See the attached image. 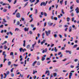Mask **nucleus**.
Segmentation results:
<instances>
[{
	"label": "nucleus",
	"mask_w": 79,
	"mask_h": 79,
	"mask_svg": "<svg viewBox=\"0 0 79 79\" xmlns=\"http://www.w3.org/2000/svg\"><path fill=\"white\" fill-rule=\"evenodd\" d=\"M45 34H46L47 36H48L49 34H50L51 32V31L50 30H49L48 31H45Z\"/></svg>",
	"instance_id": "nucleus-3"
},
{
	"label": "nucleus",
	"mask_w": 79,
	"mask_h": 79,
	"mask_svg": "<svg viewBox=\"0 0 79 79\" xmlns=\"http://www.w3.org/2000/svg\"><path fill=\"white\" fill-rule=\"evenodd\" d=\"M8 5V4H6V3H3L2 5H3V6H4V5Z\"/></svg>",
	"instance_id": "nucleus-55"
},
{
	"label": "nucleus",
	"mask_w": 79,
	"mask_h": 79,
	"mask_svg": "<svg viewBox=\"0 0 79 79\" xmlns=\"http://www.w3.org/2000/svg\"><path fill=\"white\" fill-rule=\"evenodd\" d=\"M72 75H73V73H70V75H69V76H72Z\"/></svg>",
	"instance_id": "nucleus-63"
},
{
	"label": "nucleus",
	"mask_w": 79,
	"mask_h": 79,
	"mask_svg": "<svg viewBox=\"0 0 79 79\" xmlns=\"http://www.w3.org/2000/svg\"><path fill=\"white\" fill-rule=\"evenodd\" d=\"M4 75L5 76L4 77V78H6V76H7V74H6V73H4Z\"/></svg>",
	"instance_id": "nucleus-23"
},
{
	"label": "nucleus",
	"mask_w": 79,
	"mask_h": 79,
	"mask_svg": "<svg viewBox=\"0 0 79 79\" xmlns=\"http://www.w3.org/2000/svg\"><path fill=\"white\" fill-rule=\"evenodd\" d=\"M54 37H55L56 38V37H57V35H56V34H55L54 35Z\"/></svg>",
	"instance_id": "nucleus-64"
},
{
	"label": "nucleus",
	"mask_w": 79,
	"mask_h": 79,
	"mask_svg": "<svg viewBox=\"0 0 79 79\" xmlns=\"http://www.w3.org/2000/svg\"><path fill=\"white\" fill-rule=\"evenodd\" d=\"M36 44V43H35L34 44H32V47L33 48H34V47L35 45Z\"/></svg>",
	"instance_id": "nucleus-29"
},
{
	"label": "nucleus",
	"mask_w": 79,
	"mask_h": 79,
	"mask_svg": "<svg viewBox=\"0 0 79 79\" xmlns=\"http://www.w3.org/2000/svg\"><path fill=\"white\" fill-rule=\"evenodd\" d=\"M49 73V71L46 70V72L45 73V74H47V73Z\"/></svg>",
	"instance_id": "nucleus-22"
},
{
	"label": "nucleus",
	"mask_w": 79,
	"mask_h": 79,
	"mask_svg": "<svg viewBox=\"0 0 79 79\" xmlns=\"http://www.w3.org/2000/svg\"><path fill=\"white\" fill-rule=\"evenodd\" d=\"M52 0H50V1H49L48 2V4H50V3H52Z\"/></svg>",
	"instance_id": "nucleus-46"
},
{
	"label": "nucleus",
	"mask_w": 79,
	"mask_h": 79,
	"mask_svg": "<svg viewBox=\"0 0 79 79\" xmlns=\"http://www.w3.org/2000/svg\"><path fill=\"white\" fill-rule=\"evenodd\" d=\"M3 22H4V23H6V21L5 20V19H3Z\"/></svg>",
	"instance_id": "nucleus-44"
},
{
	"label": "nucleus",
	"mask_w": 79,
	"mask_h": 79,
	"mask_svg": "<svg viewBox=\"0 0 79 79\" xmlns=\"http://www.w3.org/2000/svg\"><path fill=\"white\" fill-rule=\"evenodd\" d=\"M63 0H62V1H60V4H61V5H62V3H63Z\"/></svg>",
	"instance_id": "nucleus-37"
},
{
	"label": "nucleus",
	"mask_w": 79,
	"mask_h": 79,
	"mask_svg": "<svg viewBox=\"0 0 79 79\" xmlns=\"http://www.w3.org/2000/svg\"><path fill=\"white\" fill-rule=\"evenodd\" d=\"M37 13H38V10H37V9H35V14L37 15Z\"/></svg>",
	"instance_id": "nucleus-10"
},
{
	"label": "nucleus",
	"mask_w": 79,
	"mask_h": 79,
	"mask_svg": "<svg viewBox=\"0 0 79 79\" xmlns=\"http://www.w3.org/2000/svg\"><path fill=\"white\" fill-rule=\"evenodd\" d=\"M16 2H17V0H15L13 3V4L15 5V4H16Z\"/></svg>",
	"instance_id": "nucleus-24"
},
{
	"label": "nucleus",
	"mask_w": 79,
	"mask_h": 79,
	"mask_svg": "<svg viewBox=\"0 0 79 79\" xmlns=\"http://www.w3.org/2000/svg\"><path fill=\"white\" fill-rule=\"evenodd\" d=\"M7 1L9 2V3H11V1H12V0H7Z\"/></svg>",
	"instance_id": "nucleus-49"
},
{
	"label": "nucleus",
	"mask_w": 79,
	"mask_h": 79,
	"mask_svg": "<svg viewBox=\"0 0 79 79\" xmlns=\"http://www.w3.org/2000/svg\"><path fill=\"white\" fill-rule=\"evenodd\" d=\"M16 16L17 18H20L21 17V15L19 13H18L16 14Z\"/></svg>",
	"instance_id": "nucleus-5"
},
{
	"label": "nucleus",
	"mask_w": 79,
	"mask_h": 79,
	"mask_svg": "<svg viewBox=\"0 0 79 79\" xmlns=\"http://www.w3.org/2000/svg\"><path fill=\"white\" fill-rule=\"evenodd\" d=\"M65 49V48L64 47H62L61 48V50H64Z\"/></svg>",
	"instance_id": "nucleus-42"
},
{
	"label": "nucleus",
	"mask_w": 79,
	"mask_h": 79,
	"mask_svg": "<svg viewBox=\"0 0 79 79\" xmlns=\"http://www.w3.org/2000/svg\"><path fill=\"white\" fill-rule=\"evenodd\" d=\"M14 55L13 52H10V55L11 56L12 55V56H14V55Z\"/></svg>",
	"instance_id": "nucleus-18"
},
{
	"label": "nucleus",
	"mask_w": 79,
	"mask_h": 79,
	"mask_svg": "<svg viewBox=\"0 0 79 79\" xmlns=\"http://www.w3.org/2000/svg\"><path fill=\"white\" fill-rule=\"evenodd\" d=\"M61 12L63 14H64V12L63 11V9H62L61 10Z\"/></svg>",
	"instance_id": "nucleus-43"
},
{
	"label": "nucleus",
	"mask_w": 79,
	"mask_h": 79,
	"mask_svg": "<svg viewBox=\"0 0 79 79\" xmlns=\"http://www.w3.org/2000/svg\"><path fill=\"white\" fill-rule=\"evenodd\" d=\"M14 66H15V67H16L18 66V64H14Z\"/></svg>",
	"instance_id": "nucleus-51"
},
{
	"label": "nucleus",
	"mask_w": 79,
	"mask_h": 79,
	"mask_svg": "<svg viewBox=\"0 0 79 79\" xmlns=\"http://www.w3.org/2000/svg\"><path fill=\"white\" fill-rule=\"evenodd\" d=\"M39 0H36V2L35 3V5L37 3H39Z\"/></svg>",
	"instance_id": "nucleus-19"
},
{
	"label": "nucleus",
	"mask_w": 79,
	"mask_h": 79,
	"mask_svg": "<svg viewBox=\"0 0 79 79\" xmlns=\"http://www.w3.org/2000/svg\"><path fill=\"white\" fill-rule=\"evenodd\" d=\"M44 15L45 16H47V14L46 13L44 12Z\"/></svg>",
	"instance_id": "nucleus-33"
},
{
	"label": "nucleus",
	"mask_w": 79,
	"mask_h": 79,
	"mask_svg": "<svg viewBox=\"0 0 79 79\" xmlns=\"http://www.w3.org/2000/svg\"><path fill=\"white\" fill-rule=\"evenodd\" d=\"M71 16H72V17H73L74 16V13L73 12L71 13Z\"/></svg>",
	"instance_id": "nucleus-38"
},
{
	"label": "nucleus",
	"mask_w": 79,
	"mask_h": 79,
	"mask_svg": "<svg viewBox=\"0 0 79 79\" xmlns=\"http://www.w3.org/2000/svg\"><path fill=\"white\" fill-rule=\"evenodd\" d=\"M29 33L30 34H32V31H30Z\"/></svg>",
	"instance_id": "nucleus-60"
},
{
	"label": "nucleus",
	"mask_w": 79,
	"mask_h": 79,
	"mask_svg": "<svg viewBox=\"0 0 79 79\" xmlns=\"http://www.w3.org/2000/svg\"><path fill=\"white\" fill-rule=\"evenodd\" d=\"M56 76H57V73H54V77H56Z\"/></svg>",
	"instance_id": "nucleus-20"
},
{
	"label": "nucleus",
	"mask_w": 79,
	"mask_h": 79,
	"mask_svg": "<svg viewBox=\"0 0 79 79\" xmlns=\"http://www.w3.org/2000/svg\"><path fill=\"white\" fill-rule=\"evenodd\" d=\"M65 5H67V1H65Z\"/></svg>",
	"instance_id": "nucleus-58"
},
{
	"label": "nucleus",
	"mask_w": 79,
	"mask_h": 79,
	"mask_svg": "<svg viewBox=\"0 0 79 79\" xmlns=\"http://www.w3.org/2000/svg\"><path fill=\"white\" fill-rule=\"evenodd\" d=\"M22 57H23V56H22V55H20V58H21L20 60V61H22V60H23V58H22Z\"/></svg>",
	"instance_id": "nucleus-9"
},
{
	"label": "nucleus",
	"mask_w": 79,
	"mask_h": 79,
	"mask_svg": "<svg viewBox=\"0 0 79 79\" xmlns=\"http://www.w3.org/2000/svg\"><path fill=\"white\" fill-rule=\"evenodd\" d=\"M32 14H31V15H30L29 16V17L30 18H31V19H32Z\"/></svg>",
	"instance_id": "nucleus-32"
},
{
	"label": "nucleus",
	"mask_w": 79,
	"mask_h": 79,
	"mask_svg": "<svg viewBox=\"0 0 79 79\" xmlns=\"http://www.w3.org/2000/svg\"><path fill=\"white\" fill-rule=\"evenodd\" d=\"M28 2H27L24 5V7H25V6H26L27 5V4H28Z\"/></svg>",
	"instance_id": "nucleus-25"
},
{
	"label": "nucleus",
	"mask_w": 79,
	"mask_h": 79,
	"mask_svg": "<svg viewBox=\"0 0 79 79\" xmlns=\"http://www.w3.org/2000/svg\"><path fill=\"white\" fill-rule=\"evenodd\" d=\"M9 34H10L11 35H13V33H12V32H11L10 31L9 32Z\"/></svg>",
	"instance_id": "nucleus-52"
},
{
	"label": "nucleus",
	"mask_w": 79,
	"mask_h": 79,
	"mask_svg": "<svg viewBox=\"0 0 79 79\" xmlns=\"http://www.w3.org/2000/svg\"><path fill=\"white\" fill-rule=\"evenodd\" d=\"M17 25H19L20 24V22L19 21H17Z\"/></svg>",
	"instance_id": "nucleus-30"
},
{
	"label": "nucleus",
	"mask_w": 79,
	"mask_h": 79,
	"mask_svg": "<svg viewBox=\"0 0 79 79\" xmlns=\"http://www.w3.org/2000/svg\"><path fill=\"white\" fill-rule=\"evenodd\" d=\"M67 22H69V20H71V19H70L69 18V17H67Z\"/></svg>",
	"instance_id": "nucleus-12"
},
{
	"label": "nucleus",
	"mask_w": 79,
	"mask_h": 79,
	"mask_svg": "<svg viewBox=\"0 0 79 79\" xmlns=\"http://www.w3.org/2000/svg\"><path fill=\"white\" fill-rule=\"evenodd\" d=\"M54 50H55V52H57V51H58V50H57V49L56 48V47H55L54 48Z\"/></svg>",
	"instance_id": "nucleus-27"
},
{
	"label": "nucleus",
	"mask_w": 79,
	"mask_h": 79,
	"mask_svg": "<svg viewBox=\"0 0 79 79\" xmlns=\"http://www.w3.org/2000/svg\"><path fill=\"white\" fill-rule=\"evenodd\" d=\"M6 11H7V10H6V9H4L3 10V11H4V12H6Z\"/></svg>",
	"instance_id": "nucleus-41"
},
{
	"label": "nucleus",
	"mask_w": 79,
	"mask_h": 79,
	"mask_svg": "<svg viewBox=\"0 0 79 79\" xmlns=\"http://www.w3.org/2000/svg\"><path fill=\"white\" fill-rule=\"evenodd\" d=\"M30 48V45H28L27 47V48Z\"/></svg>",
	"instance_id": "nucleus-36"
},
{
	"label": "nucleus",
	"mask_w": 79,
	"mask_h": 79,
	"mask_svg": "<svg viewBox=\"0 0 79 79\" xmlns=\"http://www.w3.org/2000/svg\"><path fill=\"white\" fill-rule=\"evenodd\" d=\"M36 63H37V61H35L32 64V66H35V64H36Z\"/></svg>",
	"instance_id": "nucleus-11"
},
{
	"label": "nucleus",
	"mask_w": 79,
	"mask_h": 79,
	"mask_svg": "<svg viewBox=\"0 0 79 79\" xmlns=\"http://www.w3.org/2000/svg\"><path fill=\"white\" fill-rule=\"evenodd\" d=\"M6 18L7 19H10V17H8V16H7L6 17Z\"/></svg>",
	"instance_id": "nucleus-54"
},
{
	"label": "nucleus",
	"mask_w": 79,
	"mask_h": 79,
	"mask_svg": "<svg viewBox=\"0 0 79 79\" xmlns=\"http://www.w3.org/2000/svg\"><path fill=\"white\" fill-rule=\"evenodd\" d=\"M14 69V68H12L11 70V73H13V69Z\"/></svg>",
	"instance_id": "nucleus-39"
},
{
	"label": "nucleus",
	"mask_w": 79,
	"mask_h": 79,
	"mask_svg": "<svg viewBox=\"0 0 79 79\" xmlns=\"http://www.w3.org/2000/svg\"><path fill=\"white\" fill-rule=\"evenodd\" d=\"M14 76H15V74H14L13 73H11V77H14Z\"/></svg>",
	"instance_id": "nucleus-35"
},
{
	"label": "nucleus",
	"mask_w": 79,
	"mask_h": 79,
	"mask_svg": "<svg viewBox=\"0 0 79 79\" xmlns=\"http://www.w3.org/2000/svg\"><path fill=\"white\" fill-rule=\"evenodd\" d=\"M52 77H53V75L52 74L51 75V77H50V79H51Z\"/></svg>",
	"instance_id": "nucleus-61"
},
{
	"label": "nucleus",
	"mask_w": 79,
	"mask_h": 79,
	"mask_svg": "<svg viewBox=\"0 0 79 79\" xmlns=\"http://www.w3.org/2000/svg\"><path fill=\"white\" fill-rule=\"evenodd\" d=\"M40 65V61H38L37 62V65H38V66H39V65Z\"/></svg>",
	"instance_id": "nucleus-14"
},
{
	"label": "nucleus",
	"mask_w": 79,
	"mask_h": 79,
	"mask_svg": "<svg viewBox=\"0 0 79 79\" xmlns=\"http://www.w3.org/2000/svg\"><path fill=\"white\" fill-rule=\"evenodd\" d=\"M53 23H50V22H49L48 23V24L49 26H52L53 25Z\"/></svg>",
	"instance_id": "nucleus-7"
},
{
	"label": "nucleus",
	"mask_w": 79,
	"mask_h": 79,
	"mask_svg": "<svg viewBox=\"0 0 79 79\" xmlns=\"http://www.w3.org/2000/svg\"><path fill=\"white\" fill-rule=\"evenodd\" d=\"M74 6V4H73L72 6H70V9L72 10L73 8V7Z\"/></svg>",
	"instance_id": "nucleus-17"
},
{
	"label": "nucleus",
	"mask_w": 79,
	"mask_h": 79,
	"mask_svg": "<svg viewBox=\"0 0 79 79\" xmlns=\"http://www.w3.org/2000/svg\"><path fill=\"white\" fill-rule=\"evenodd\" d=\"M74 18L73 17L72 19V21H74Z\"/></svg>",
	"instance_id": "nucleus-48"
},
{
	"label": "nucleus",
	"mask_w": 79,
	"mask_h": 79,
	"mask_svg": "<svg viewBox=\"0 0 79 79\" xmlns=\"http://www.w3.org/2000/svg\"><path fill=\"white\" fill-rule=\"evenodd\" d=\"M77 47V44L73 46V48H76V47Z\"/></svg>",
	"instance_id": "nucleus-16"
},
{
	"label": "nucleus",
	"mask_w": 79,
	"mask_h": 79,
	"mask_svg": "<svg viewBox=\"0 0 79 79\" xmlns=\"http://www.w3.org/2000/svg\"><path fill=\"white\" fill-rule=\"evenodd\" d=\"M37 73V71H35L34 70L33 74H35V73Z\"/></svg>",
	"instance_id": "nucleus-13"
},
{
	"label": "nucleus",
	"mask_w": 79,
	"mask_h": 79,
	"mask_svg": "<svg viewBox=\"0 0 79 79\" xmlns=\"http://www.w3.org/2000/svg\"><path fill=\"white\" fill-rule=\"evenodd\" d=\"M29 30V28H27V27H25L24 28V30Z\"/></svg>",
	"instance_id": "nucleus-40"
},
{
	"label": "nucleus",
	"mask_w": 79,
	"mask_h": 79,
	"mask_svg": "<svg viewBox=\"0 0 79 79\" xmlns=\"http://www.w3.org/2000/svg\"><path fill=\"white\" fill-rule=\"evenodd\" d=\"M77 61H78V60H77V59H76L74 60V61L75 62H77Z\"/></svg>",
	"instance_id": "nucleus-56"
},
{
	"label": "nucleus",
	"mask_w": 79,
	"mask_h": 79,
	"mask_svg": "<svg viewBox=\"0 0 79 79\" xmlns=\"http://www.w3.org/2000/svg\"><path fill=\"white\" fill-rule=\"evenodd\" d=\"M51 18L52 19H54V18H53V16H51Z\"/></svg>",
	"instance_id": "nucleus-62"
},
{
	"label": "nucleus",
	"mask_w": 79,
	"mask_h": 79,
	"mask_svg": "<svg viewBox=\"0 0 79 79\" xmlns=\"http://www.w3.org/2000/svg\"><path fill=\"white\" fill-rule=\"evenodd\" d=\"M19 50L20 51V52L21 53V52H22H22H24L25 51H26V49L25 48H21L19 49Z\"/></svg>",
	"instance_id": "nucleus-2"
},
{
	"label": "nucleus",
	"mask_w": 79,
	"mask_h": 79,
	"mask_svg": "<svg viewBox=\"0 0 79 79\" xmlns=\"http://www.w3.org/2000/svg\"><path fill=\"white\" fill-rule=\"evenodd\" d=\"M4 49L5 50H6V48H7V47H6V45H4Z\"/></svg>",
	"instance_id": "nucleus-28"
},
{
	"label": "nucleus",
	"mask_w": 79,
	"mask_h": 79,
	"mask_svg": "<svg viewBox=\"0 0 79 79\" xmlns=\"http://www.w3.org/2000/svg\"><path fill=\"white\" fill-rule=\"evenodd\" d=\"M72 27H73V28H75V29H76V27H75V25H73L72 26Z\"/></svg>",
	"instance_id": "nucleus-47"
},
{
	"label": "nucleus",
	"mask_w": 79,
	"mask_h": 79,
	"mask_svg": "<svg viewBox=\"0 0 79 79\" xmlns=\"http://www.w3.org/2000/svg\"><path fill=\"white\" fill-rule=\"evenodd\" d=\"M3 27V25H1L0 26V28H2Z\"/></svg>",
	"instance_id": "nucleus-50"
},
{
	"label": "nucleus",
	"mask_w": 79,
	"mask_h": 79,
	"mask_svg": "<svg viewBox=\"0 0 79 79\" xmlns=\"http://www.w3.org/2000/svg\"><path fill=\"white\" fill-rule=\"evenodd\" d=\"M54 19L55 20V21H57V20L58 19V18L55 17H54Z\"/></svg>",
	"instance_id": "nucleus-21"
},
{
	"label": "nucleus",
	"mask_w": 79,
	"mask_h": 79,
	"mask_svg": "<svg viewBox=\"0 0 79 79\" xmlns=\"http://www.w3.org/2000/svg\"><path fill=\"white\" fill-rule=\"evenodd\" d=\"M11 62L10 61H9V62H8V66H10V65H11Z\"/></svg>",
	"instance_id": "nucleus-26"
},
{
	"label": "nucleus",
	"mask_w": 79,
	"mask_h": 79,
	"mask_svg": "<svg viewBox=\"0 0 79 79\" xmlns=\"http://www.w3.org/2000/svg\"><path fill=\"white\" fill-rule=\"evenodd\" d=\"M59 36L60 38H62V35H61L59 34Z\"/></svg>",
	"instance_id": "nucleus-59"
},
{
	"label": "nucleus",
	"mask_w": 79,
	"mask_h": 79,
	"mask_svg": "<svg viewBox=\"0 0 79 79\" xmlns=\"http://www.w3.org/2000/svg\"><path fill=\"white\" fill-rule=\"evenodd\" d=\"M79 9L78 7H77L76 9L75 10V11H76V13L77 14H78V13H79Z\"/></svg>",
	"instance_id": "nucleus-6"
},
{
	"label": "nucleus",
	"mask_w": 79,
	"mask_h": 79,
	"mask_svg": "<svg viewBox=\"0 0 79 79\" xmlns=\"http://www.w3.org/2000/svg\"><path fill=\"white\" fill-rule=\"evenodd\" d=\"M74 65L70 66V68H74Z\"/></svg>",
	"instance_id": "nucleus-45"
},
{
	"label": "nucleus",
	"mask_w": 79,
	"mask_h": 79,
	"mask_svg": "<svg viewBox=\"0 0 79 79\" xmlns=\"http://www.w3.org/2000/svg\"><path fill=\"white\" fill-rule=\"evenodd\" d=\"M61 52H60L58 53V55H61Z\"/></svg>",
	"instance_id": "nucleus-57"
},
{
	"label": "nucleus",
	"mask_w": 79,
	"mask_h": 79,
	"mask_svg": "<svg viewBox=\"0 0 79 79\" xmlns=\"http://www.w3.org/2000/svg\"><path fill=\"white\" fill-rule=\"evenodd\" d=\"M46 5H47V4L45 2H42L41 3L40 5V6H42L43 5L44 6H46Z\"/></svg>",
	"instance_id": "nucleus-4"
},
{
	"label": "nucleus",
	"mask_w": 79,
	"mask_h": 79,
	"mask_svg": "<svg viewBox=\"0 0 79 79\" xmlns=\"http://www.w3.org/2000/svg\"><path fill=\"white\" fill-rule=\"evenodd\" d=\"M5 51L3 52L2 53V55H4V59L3 62V63H5V61H6V60H7V59H6V54H5Z\"/></svg>",
	"instance_id": "nucleus-1"
},
{
	"label": "nucleus",
	"mask_w": 79,
	"mask_h": 79,
	"mask_svg": "<svg viewBox=\"0 0 79 79\" xmlns=\"http://www.w3.org/2000/svg\"><path fill=\"white\" fill-rule=\"evenodd\" d=\"M1 78H3V74H2L1 75Z\"/></svg>",
	"instance_id": "nucleus-53"
},
{
	"label": "nucleus",
	"mask_w": 79,
	"mask_h": 79,
	"mask_svg": "<svg viewBox=\"0 0 79 79\" xmlns=\"http://www.w3.org/2000/svg\"><path fill=\"white\" fill-rule=\"evenodd\" d=\"M45 60V58L44 57H42V58L41 59V60L42 61H44Z\"/></svg>",
	"instance_id": "nucleus-15"
},
{
	"label": "nucleus",
	"mask_w": 79,
	"mask_h": 79,
	"mask_svg": "<svg viewBox=\"0 0 79 79\" xmlns=\"http://www.w3.org/2000/svg\"><path fill=\"white\" fill-rule=\"evenodd\" d=\"M47 25V23L45 22L44 23V27H45V26Z\"/></svg>",
	"instance_id": "nucleus-34"
},
{
	"label": "nucleus",
	"mask_w": 79,
	"mask_h": 79,
	"mask_svg": "<svg viewBox=\"0 0 79 79\" xmlns=\"http://www.w3.org/2000/svg\"><path fill=\"white\" fill-rule=\"evenodd\" d=\"M6 74L8 75V74H9L10 73V72L9 71H7L6 72Z\"/></svg>",
	"instance_id": "nucleus-31"
},
{
	"label": "nucleus",
	"mask_w": 79,
	"mask_h": 79,
	"mask_svg": "<svg viewBox=\"0 0 79 79\" xmlns=\"http://www.w3.org/2000/svg\"><path fill=\"white\" fill-rule=\"evenodd\" d=\"M65 52H66V53H69V54H71V51H69L68 50H66Z\"/></svg>",
	"instance_id": "nucleus-8"
}]
</instances>
